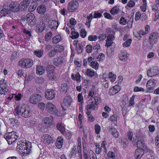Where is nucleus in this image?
<instances>
[{"mask_svg": "<svg viewBox=\"0 0 159 159\" xmlns=\"http://www.w3.org/2000/svg\"><path fill=\"white\" fill-rule=\"evenodd\" d=\"M17 148L21 150L23 155L25 156L32 152L31 143L29 142H27L25 141L18 142Z\"/></svg>", "mask_w": 159, "mask_h": 159, "instance_id": "nucleus-1", "label": "nucleus"}, {"mask_svg": "<svg viewBox=\"0 0 159 159\" xmlns=\"http://www.w3.org/2000/svg\"><path fill=\"white\" fill-rule=\"evenodd\" d=\"M100 98L98 96H94V99L92 100V99H89L87 103V105L86 106L85 108L88 114L91 112V110H96L97 109L96 106L100 102Z\"/></svg>", "mask_w": 159, "mask_h": 159, "instance_id": "nucleus-2", "label": "nucleus"}, {"mask_svg": "<svg viewBox=\"0 0 159 159\" xmlns=\"http://www.w3.org/2000/svg\"><path fill=\"white\" fill-rule=\"evenodd\" d=\"M15 112L17 115H21L25 118L30 117L31 115L29 108L24 105H22L20 107H17L15 109Z\"/></svg>", "mask_w": 159, "mask_h": 159, "instance_id": "nucleus-3", "label": "nucleus"}, {"mask_svg": "<svg viewBox=\"0 0 159 159\" xmlns=\"http://www.w3.org/2000/svg\"><path fill=\"white\" fill-rule=\"evenodd\" d=\"M4 137L8 143L11 144L16 141L18 136L15 132L12 131L5 134Z\"/></svg>", "mask_w": 159, "mask_h": 159, "instance_id": "nucleus-4", "label": "nucleus"}, {"mask_svg": "<svg viewBox=\"0 0 159 159\" xmlns=\"http://www.w3.org/2000/svg\"><path fill=\"white\" fill-rule=\"evenodd\" d=\"M33 61L30 59H22L19 62L18 65L24 68H29L33 65Z\"/></svg>", "mask_w": 159, "mask_h": 159, "instance_id": "nucleus-5", "label": "nucleus"}, {"mask_svg": "<svg viewBox=\"0 0 159 159\" xmlns=\"http://www.w3.org/2000/svg\"><path fill=\"white\" fill-rule=\"evenodd\" d=\"M53 120L52 118L51 117H44L42 121V124H39V127L40 129H41L43 128H48L50 127L52 125V122Z\"/></svg>", "mask_w": 159, "mask_h": 159, "instance_id": "nucleus-6", "label": "nucleus"}, {"mask_svg": "<svg viewBox=\"0 0 159 159\" xmlns=\"http://www.w3.org/2000/svg\"><path fill=\"white\" fill-rule=\"evenodd\" d=\"M55 69V67L52 65H48L46 68L48 77L50 80H55L56 79V77L54 76V74Z\"/></svg>", "mask_w": 159, "mask_h": 159, "instance_id": "nucleus-7", "label": "nucleus"}, {"mask_svg": "<svg viewBox=\"0 0 159 159\" xmlns=\"http://www.w3.org/2000/svg\"><path fill=\"white\" fill-rule=\"evenodd\" d=\"M135 138H134L133 143H135L136 141L138 140L137 142V145L138 147L140 148H144L145 144L144 141H139V139H140L141 137V134L140 132H137L135 134Z\"/></svg>", "mask_w": 159, "mask_h": 159, "instance_id": "nucleus-8", "label": "nucleus"}, {"mask_svg": "<svg viewBox=\"0 0 159 159\" xmlns=\"http://www.w3.org/2000/svg\"><path fill=\"white\" fill-rule=\"evenodd\" d=\"M25 19L28 25L31 27L35 25L36 24V20L35 16L32 13L28 14L26 16Z\"/></svg>", "mask_w": 159, "mask_h": 159, "instance_id": "nucleus-9", "label": "nucleus"}, {"mask_svg": "<svg viewBox=\"0 0 159 159\" xmlns=\"http://www.w3.org/2000/svg\"><path fill=\"white\" fill-rule=\"evenodd\" d=\"M79 4L76 1H71L68 3L67 7V10L70 12H74L78 8Z\"/></svg>", "mask_w": 159, "mask_h": 159, "instance_id": "nucleus-10", "label": "nucleus"}, {"mask_svg": "<svg viewBox=\"0 0 159 159\" xmlns=\"http://www.w3.org/2000/svg\"><path fill=\"white\" fill-rule=\"evenodd\" d=\"M47 111L51 114L56 115L58 111L56 106L51 102L48 103L46 106Z\"/></svg>", "mask_w": 159, "mask_h": 159, "instance_id": "nucleus-11", "label": "nucleus"}, {"mask_svg": "<svg viewBox=\"0 0 159 159\" xmlns=\"http://www.w3.org/2000/svg\"><path fill=\"white\" fill-rule=\"evenodd\" d=\"M41 96L38 94H33L29 99V102L33 104H36L39 103L41 100Z\"/></svg>", "mask_w": 159, "mask_h": 159, "instance_id": "nucleus-12", "label": "nucleus"}, {"mask_svg": "<svg viewBox=\"0 0 159 159\" xmlns=\"http://www.w3.org/2000/svg\"><path fill=\"white\" fill-rule=\"evenodd\" d=\"M55 93L52 89H47L45 92V96L48 100H52L54 98Z\"/></svg>", "mask_w": 159, "mask_h": 159, "instance_id": "nucleus-13", "label": "nucleus"}, {"mask_svg": "<svg viewBox=\"0 0 159 159\" xmlns=\"http://www.w3.org/2000/svg\"><path fill=\"white\" fill-rule=\"evenodd\" d=\"M129 55V54L126 51H121L118 55L119 58L121 61L125 62L127 61Z\"/></svg>", "mask_w": 159, "mask_h": 159, "instance_id": "nucleus-14", "label": "nucleus"}, {"mask_svg": "<svg viewBox=\"0 0 159 159\" xmlns=\"http://www.w3.org/2000/svg\"><path fill=\"white\" fill-rule=\"evenodd\" d=\"M159 35L157 32L152 33L149 37V41L151 44H154L158 39Z\"/></svg>", "mask_w": 159, "mask_h": 159, "instance_id": "nucleus-15", "label": "nucleus"}, {"mask_svg": "<svg viewBox=\"0 0 159 159\" xmlns=\"http://www.w3.org/2000/svg\"><path fill=\"white\" fill-rule=\"evenodd\" d=\"M9 7L10 11L14 12H17L19 11V4L16 2H11L9 4Z\"/></svg>", "mask_w": 159, "mask_h": 159, "instance_id": "nucleus-16", "label": "nucleus"}, {"mask_svg": "<svg viewBox=\"0 0 159 159\" xmlns=\"http://www.w3.org/2000/svg\"><path fill=\"white\" fill-rule=\"evenodd\" d=\"M157 81L155 79H150L148 81L146 85L147 88L149 90H152L155 86Z\"/></svg>", "mask_w": 159, "mask_h": 159, "instance_id": "nucleus-17", "label": "nucleus"}, {"mask_svg": "<svg viewBox=\"0 0 159 159\" xmlns=\"http://www.w3.org/2000/svg\"><path fill=\"white\" fill-rule=\"evenodd\" d=\"M42 141L44 143L48 145L53 143L52 138L49 135L45 134L42 137Z\"/></svg>", "mask_w": 159, "mask_h": 159, "instance_id": "nucleus-18", "label": "nucleus"}, {"mask_svg": "<svg viewBox=\"0 0 159 159\" xmlns=\"http://www.w3.org/2000/svg\"><path fill=\"white\" fill-rule=\"evenodd\" d=\"M144 153L143 149L138 148L136 150L134 155L135 157L137 159H140Z\"/></svg>", "mask_w": 159, "mask_h": 159, "instance_id": "nucleus-19", "label": "nucleus"}, {"mask_svg": "<svg viewBox=\"0 0 159 159\" xmlns=\"http://www.w3.org/2000/svg\"><path fill=\"white\" fill-rule=\"evenodd\" d=\"M65 125L62 122H58L56 125L57 129L63 134L65 133Z\"/></svg>", "mask_w": 159, "mask_h": 159, "instance_id": "nucleus-20", "label": "nucleus"}, {"mask_svg": "<svg viewBox=\"0 0 159 159\" xmlns=\"http://www.w3.org/2000/svg\"><path fill=\"white\" fill-rule=\"evenodd\" d=\"M10 13L11 11L10 9H8V6H7L5 5L2 9L0 11V14L2 16H5L7 15L10 14Z\"/></svg>", "mask_w": 159, "mask_h": 159, "instance_id": "nucleus-21", "label": "nucleus"}, {"mask_svg": "<svg viewBox=\"0 0 159 159\" xmlns=\"http://www.w3.org/2000/svg\"><path fill=\"white\" fill-rule=\"evenodd\" d=\"M53 61V63L55 65L59 66L62 64L63 62V60L62 57L60 56L57 58H54Z\"/></svg>", "mask_w": 159, "mask_h": 159, "instance_id": "nucleus-22", "label": "nucleus"}, {"mask_svg": "<svg viewBox=\"0 0 159 159\" xmlns=\"http://www.w3.org/2000/svg\"><path fill=\"white\" fill-rule=\"evenodd\" d=\"M63 142V139L61 137H58L56 143V147L58 149L61 148L62 147Z\"/></svg>", "mask_w": 159, "mask_h": 159, "instance_id": "nucleus-23", "label": "nucleus"}, {"mask_svg": "<svg viewBox=\"0 0 159 159\" xmlns=\"http://www.w3.org/2000/svg\"><path fill=\"white\" fill-rule=\"evenodd\" d=\"M110 121L111 122L112 128H113V126H115L116 127L117 125V116L116 114H114L110 117Z\"/></svg>", "mask_w": 159, "mask_h": 159, "instance_id": "nucleus-24", "label": "nucleus"}, {"mask_svg": "<svg viewBox=\"0 0 159 159\" xmlns=\"http://www.w3.org/2000/svg\"><path fill=\"white\" fill-rule=\"evenodd\" d=\"M50 28L52 30L57 29L58 26V22L54 20H51L49 22Z\"/></svg>", "mask_w": 159, "mask_h": 159, "instance_id": "nucleus-25", "label": "nucleus"}, {"mask_svg": "<svg viewBox=\"0 0 159 159\" xmlns=\"http://www.w3.org/2000/svg\"><path fill=\"white\" fill-rule=\"evenodd\" d=\"M158 74L157 70L154 68H152L148 70L147 72L148 75L149 76H153L156 75Z\"/></svg>", "mask_w": 159, "mask_h": 159, "instance_id": "nucleus-26", "label": "nucleus"}, {"mask_svg": "<svg viewBox=\"0 0 159 159\" xmlns=\"http://www.w3.org/2000/svg\"><path fill=\"white\" fill-rule=\"evenodd\" d=\"M71 99L70 97H66L64 99L63 105L68 107L70 105Z\"/></svg>", "mask_w": 159, "mask_h": 159, "instance_id": "nucleus-27", "label": "nucleus"}, {"mask_svg": "<svg viewBox=\"0 0 159 159\" xmlns=\"http://www.w3.org/2000/svg\"><path fill=\"white\" fill-rule=\"evenodd\" d=\"M7 85L6 83L2 85H0V93L1 94L5 95L6 93L7 92Z\"/></svg>", "mask_w": 159, "mask_h": 159, "instance_id": "nucleus-28", "label": "nucleus"}, {"mask_svg": "<svg viewBox=\"0 0 159 159\" xmlns=\"http://www.w3.org/2000/svg\"><path fill=\"white\" fill-rule=\"evenodd\" d=\"M120 87L118 84H116L115 86H113L112 88L110 89V92L111 94L113 95V94H115L116 93H118L119 90H120Z\"/></svg>", "mask_w": 159, "mask_h": 159, "instance_id": "nucleus-29", "label": "nucleus"}, {"mask_svg": "<svg viewBox=\"0 0 159 159\" xmlns=\"http://www.w3.org/2000/svg\"><path fill=\"white\" fill-rule=\"evenodd\" d=\"M62 39L61 36L60 35H57L53 37L52 40L53 44H56L59 42Z\"/></svg>", "mask_w": 159, "mask_h": 159, "instance_id": "nucleus-30", "label": "nucleus"}, {"mask_svg": "<svg viewBox=\"0 0 159 159\" xmlns=\"http://www.w3.org/2000/svg\"><path fill=\"white\" fill-rule=\"evenodd\" d=\"M46 10V6L44 5H42L39 6L37 9L38 12L39 14H43L45 13Z\"/></svg>", "mask_w": 159, "mask_h": 159, "instance_id": "nucleus-31", "label": "nucleus"}, {"mask_svg": "<svg viewBox=\"0 0 159 159\" xmlns=\"http://www.w3.org/2000/svg\"><path fill=\"white\" fill-rule=\"evenodd\" d=\"M150 31V26L149 25H146L145 26V30H141L139 31L140 35H145L149 33Z\"/></svg>", "mask_w": 159, "mask_h": 159, "instance_id": "nucleus-32", "label": "nucleus"}, {"mask_svg": "<svg viewBox=\"0 0 159 159\" xmlns=\"http://www.w3.org/2000/svg\"><path fill=\"white\" fill-rule=\"evenodd\" d=\"M45 24L42 22V23L40 24L39 26L37 27V32L38 33H41L42 32L45 28Z\"/></svg>", "mask_w": 159, "mask_h": 159, "instance_id": "nucleus-33", "label": "nucleus"}, {"mask_svg": "<svg viewBox=\"0 0 159 159\" xmlns=\"http://www.w3.org/2000/svg\"><path fill=\"white\" fill-rule=\"evenodd\" d=\"M45 72V70L43 66H38L37 67V74L39 75H42Z\"/></svg>", "mask_w": 159, "mask_h": 159, "instance_id": "nucleus-34", "label": "nucleus"}, {"mask_svg": "<svg viewBox=\"0 0 159 159\" xmlns=\"http://www.w3.org/2000/svg\"><path fill=\"white\" fill-rule=\"evenodd\" d=\"M71 34L72 35L71 38L73 39H77L79 37V33L75 32L74 28L71 29Z\"/></svg>", "mask_w": 159, "mask_h": 159, "instance_id": "nucleus-35", "label": "nucleus"}, {"mask_svg": "<svg viewBox=\"0 0 159 159\" xmlns=\"http://www.w3.org/2000/svg\"><path fill=\"white\" fill-rule=\"evenodd\" d=\"M71 77L72 80H75L78 82L80 81V75L79 72L77 73L75 75H74L73 74H72L71 75Z\"/></svg>", "mask_w": 159, "mask_h": 159, "instance_id": "nucleus-36", "label": "nucleus"}, {"mask_svg": "<svg viewBox=\"0 0 159 159\" xmlns=\"http://www.w3.org/2000/svg\"><path fill=\"white\" fill-rule=\"evenodd\" d=\"M93 17L92 13L90 14L89 16L87 17V19L85 23L86 25L89 27L90 26L91 20Z\"/></svg>", "mask_w": 159, "mask_h": 159, "instance_id": "nucleus-37", "label": "nucleus"}, {"mask_svg": "<svg viewBox=\"0 0 159 159\" xmlns=\"http://www.w3.org/2000/svg\"><path fill=\"white\" fill-rule=\"evenodd\" d=\"M34 54L37 57L40 58L43 54V51L41 50H35L34 52Z\"/></svg>", "mask_w": 159, "mask_h": 159, "instance_id": "nucleus-38", "label": "nucleus"}, {"mask_svg": "<svg viewBox=\"0 0 159 159\" xmlns=\"http://www.w3.org/2000/svg\"><path fill=\"white\" fill-rule=\"evenodd\" d=\"M57 53V49L56 48L49 51L48 54V56L50 57H54Z\"/></svg>", "mask_w": 159, "mask_h": 159, "instance_id": "nucleus-39", "label": "nucleus"}, {"mask_svg": "<svg viewBox=\"0 0 159 159\" xmlns=\"http://www.w3.org/2000/svg\"><path fill=\"white\" fill-rule=\"evenodd\" d=\"M114 38L113 35H111L110 34V47H111V50H112L113 51L115 47V43L112 42L111 41L114 40Z\"/></svg>", "mask_w": 159, "mask_h": 159, "instance_id": "nucleus-40", "label": "nucleus"}, {"mask_svg": "<svg viewBox=\"0 0 159 159\" xmlns=\"http://www.w3.org/2000/svg\"><path fill=\"white\" fill-rule=\"evenodd\" d=\"M86 73L88 76L90 77H93L95 74L93 70L89 69H87Z\"/></svg>", "mask_w": 159, "mask_h": 159, "instance_id": "nucleus-41", "label": "nucleus"}, {"mask_svg": "<svg viewBox=\"0 0 159 159\" xmlns=\"http://www.w3.org/2000/svg\"><path fill=\"white\" fill-rule=\"evenodd\" d=\"M36 122V121L35 119H33L30 120L27 123V126L29 127H32L35 125Z\"/></svg>", "mask_w": 159, "mask_h": 159, "instance_id": "nucleus-42", "label": "nucleus"}, {"mask_svg": "<svg viewBox=\"0 0 159 159\" xmlns=\"http://www.w3.org/2000/svg\"><path fill=\"white\" fill-rule=\"evenodd\" d=\"M135 2L133 1H129L127 3V4L125 6L126 9H129L130 7H133L135 6Z\"/></svg>", "mask_w": 159, "mask_h": 159, "instance_id": "nucleus-43", "label": "nucleus"}, {"mask_svg": "<svg viewBox=\"0 0 159 159\" xmlns=\"http://www.w3.org/2000/svg\"><path fill=\"white\" fill-rule=\"evenodd\" d=\"M132 40L131 39H129L125 42L123 43V46L124 48L129 47L131 43Z\"/></svg>", "mask_w": 159, "mask_h": 159, "instance_id": "nucleus-44", "label": "nucleus"}, {"mask_svg": "<svg viewBox=\"0 0 159 159\" xmlns=\"http://www.w3.org/2000/svg\"><path fill=\"white\" fill-rule=\"evenodd\" d=\"M29 1L28 0H24L20 4V7L24 6L26 8L28 7L29 5Z\"/></svg>", "mask_w": 159, "mask_h": 159, "instance_id": "nucleus-45", "label": "nucleus"}, {"mask_svg": "<svg viewBox=\"0 0 159 159\" xmlns=\"http://www.w3.org/2000/svg\"><path fill=\"white\" fill-rule=\"evenodd\" d=\"M98 66L99 65L96 61H92L90 63V66L96 70L98 69Z\"/></svg>", "mask_w": 159, "mask_h": 159, "instance_id": "nucleus-46", "label": "nucleus"}, {"mask_svg": "<svg viewBox=\"0 0 159 159\" xmlns=\"http://www.w3.org/2000/svg\"><path fill=\"white\" fill-rule=\"evenodd\" d=\"M76 148L75 146H73L70 151V154L69 155L70 157H71L73 156H75L76 154Z\"/></svg>", "mask_w": 159, "mask_h": 159, "instance_id": "nucleus-47", "label": "nucleus"}, {"mask_svg": "<svg viewBox=\"0 0 159 159\" xmlns=\"http://www.w3.org/2000/svg\"><path fill=\"white\" fill-rule=\"evenodd\" d=\"M116 75L113 72H110V81L111 82H113L115 81L116 78Z\"/></svg>", "mask_w": 159, "mask_h": 159, "instance_id": "nucleus-48", "label": "nucleus"}, {"mask_svg": "<svg viewBox=\"0 0 159 159\" xmlns=\"http://www.w3.org/2000/svg\"><path fill=\"white\" fill-rule=\"evenodd\" d=\"M111 129H112V135L115 138H118L119 136V133L118 132L117 130L116 129V128H111Z\"/></svg>", "mask_w": 159, "mask_h": 159, "instance_id": "nucleus-49", "label": "nucleus"}, {"mask_svg": "<svg viewBox=\"0 0 159 159\" xmlns=\"http://www.w3.org/2000/svg\"><path fill=\"white\" fill-rule=\"evenodd\" d=\"M52 33L51 32H48L45 35V39L46 42H48V40L50 39L52 36Z\"/></svg>", "mask_w": 159, "mask_h": 159, "instance_id": "nucleus-50", "label": "nucleus"}, {"mask_svg": "<svg viewBox=\"0 0 159 159\" xmlns=\"http://www.w3.org/2000/svg\"><path fill=\"white\" fill-rule=\"evenodd\" d=\"M119 11V8L118 7H113L110 11V12L113 15H116L118 13V12Z\"/></svg>", "mask_w": 159, "mask_h": 159, "instance_id": "nucleus-51", "label": "nucleus"}, {"mask_svg": "<svg viewBox=\"0 0 159 159\" xmlns=\"http://www.w3.org/2000/svg\"><path fill=\"white\" fill-rule=\"evenodd\" d=\"M144 89L142 87H139L138 86H135L134 88V91L135 92H144Z\"/></svg>", "mask_w": 159, "mask_h": 159, "instance_id": "nucleus-52", "label": "nucleus"}, {"mask_svg": "<svg viewBox=\"0 0 159 159\" xmlns=\"http://www.w3.org/2000/svg\"><path fill=\"white\" fill-rule=\"evenodd\" d=\"M121 143L124 147H126L128 146V141L125 138L121 139Z\"/></svg>", "mask_w": 159, "mask_h": 159, "instance_id": "nucleus-53", "label": "nucleus"}, {"mask_svg": "<svg viewBox=\"0 0 159 159\" xmlns=\"http://www.w3.org/2000/svg\"><path fill=\"white\" fill-rule=\"evenodd\" d=\"M135 96L134 95L132 96V97L130 98V100L129 101V105L131 106H134L135 104L134 99H135Z\"/></svg>", "mask_w": 159, "mask_h": 159, "instance_id": "nucleus-54", "label": "nucleus"}, {"mask_svg": "<svg viewBox=\"0 0 159 159\" xmlns=\"http://www.w3.org/2000/svg\"><path fill=\"white\" fill-rule=\"evenodd\" d=\"M67 84L66 83L62 84L61 87V89L63 92L65 93L67 91Z\"/></svg>", "mask_w": 159, "mask_h": 159, "instance_id": "nucleus-55", "label": "nucleus"}, {"mask_svg": "<svg viewBox=\"0 0 159 159\" xmlns=\"http://www.w3.org/2000/svg\"><path fill=\"white\" fill-rule=\"evenodd\" d=\"M86 114L87 115V117L89 121L90 122H93L94 120V119L93 116H92V115L90 113L88 114L87 111L86 112Z\"/></svg>", "mask_w": 159, "mask_h": 159, "instance_id": "nucleus-56", "label": "nucleus"}, {"mask_svg": "<svg viewBox=\"0 0 159 159\" xmlns=\"http://www.w3.org/2000/svg\"><path fill=\"white\" fill-rule=\"evenodd\" d=\"M120 23L122 25H125L127 23V21L123 17H122L120 20Z\"/></svg>", "mask_w": 159, "mask_h": 159, "instance_id": "nucleus-57", "label": "nucleus"}, {"mask_svg": "<svg viewBox=\"0 0 159 159\" xmlns=\"http://www.w3.org/2000/svg\"><path fill=\"white\" fill-rule=\"evenodd\" d=\"M92 50V46L91 45H88L86 47V52L87 53H90Z\"/></svg>", "mask_w": 159, "mask_h": 159, "instance_id": "nucleus-58", "label": "nucleus"}, {"mask_svg": "<svg viewBox=\"0 0 159 159\" xmlns=\"http://www.w3.org/2000/svg\"><path fill=\"white\" fill-rule=\"evenodd\" d=\"M77 51L78 53L79 54L81 53L83 51V46L82 45L80 44L78 45V47L77 46Z\"/></svg>", "mask_w": 159, "mask_h": 159, "instance_id": "nucleus-59", "label": "nucleus"}, {"mask_svg": "<svg viewBox=\"0 0 159 159\" xmlns=\"http://www.w3.org/2000/svg\"><path fill=\"white\" fill-rule=\"evenodd\" d=\"M97 38L96 35H90L88 37V40L91 41H95L97 39Z\"/></svg>", "mask_w": 159, "mask_h": 159, "instance_id": "nucleus-60", "label": "nucleus"}, {"mask_svg": "<svg viewBox=\"0 0 159 159\" xmlns=\"http://www.w3.org/2000/svg\"><path fill=\"white\" fill-rule=\"evenodd\" d=\"M141 18V12L139 11H138L135 13V19L136 20H139Z\"/></svg>", "mask_w": 159, "mask_h": 159, "instance_id": "nucleus-61", "label": "nucleus"}, {"mask_svg": "<svg viewBox=\"0 0 159 159\" xmlns=\"http://www.w3.org/2000/svg\"><path fill=\"white\" fill-rule=\"evenodd\" d=\"M78 101L79 102H82L83 101V97L82 95V93H79L78 95Z\"/></svg>", "mask_w": 159, "mask_h": 159, "instance_id": "nucleus-62", "label": "nucleus"}, {"mask_svg": "<svg viewBox=\"0 0 159 159\" xmlns=\"http://www.w3.org/2000/svg\"><path fill=\"white\" fill-rule=\"evenodd\" d=\"M86 32L85 30H84L82 29L81 30L80 33V35L82 37L84 38L85 37L86 35Z\"/></svg>", "mask_w": 159, "mask_h": 159, "instance_id": "nucleus-63", "label": "nucleus"}, {"mask_svg": "<svg viewBox=\"0 0 159 159\" xmlns=\"http://www.w3.org/2000/svg\"><path fill=\"white\" fill-rule=\"evenodd\" d=\"M94 95V93L93 91H90L88 94L89 97H90V99H92V100H93L94 99V97H93Z\"/></svg>", "mask_w": 159, "mask_h": 159, "instance_id": "nucleus-64", "label": "nucleus"}]
</instances>
